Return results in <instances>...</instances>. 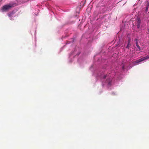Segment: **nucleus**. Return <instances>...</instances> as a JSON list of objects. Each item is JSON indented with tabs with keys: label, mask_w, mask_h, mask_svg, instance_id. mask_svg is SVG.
Wrapping results in <instances>:
<instances>
[{
	"label": "nucleus",
	"mask_w": 149,
	"mask_h": 149,
	"mask_svg": "<svg viewBox=\"0 0 149 149\" xmlns=\"http://www.w3.org/2000/svg\"><path fill=\"white\" fill-rule=\"evenodd\" d=\"M111 80H110V81H109L108 82V80H107V83L108 82V84L109 85H111Z\"/></svg>",
	"instance_id": "nucleus-8"
},
{
	"label": "nucleus",
	"mask_w": 149,
	"mask_h": 149,
	"mask_svg": "<svg viewBox=\"0 0 149 149\" xmlns=\"http://www.w3.org/2000/svg\"><path fill=\"white\" fill-rule=\"evenodd\" d=\"M137 47L138 48V50L139 51L141 50V49H140V47L139 45L138 46L137 45Z\"/></svg>",
	"instance_id": "nucleus-9"
},
{
	"label": "nucleus",
	"mask_w": 149,
	"mask_h": 149,
	"mask_svg": "<svg viewBox=\"0 0 149 149\" xmlns=\"http://www.w3.org/2000/svg\"><path fill=\"white\" fill-rule=\"evenodd\" d=\"M13 6H14L11 4L4 5L2 7L1 10L3 12H6L10 9Z\"/></svg>",
	"instance_id": "nucleus-1"
},
{
	"label": "nucleus",
	"mask_w": 149,
	"mask_h": 149,
	"mask_svg": "<svg viewBox=\"0 0 149 149\" xmlns=\"http://www.w3.org/2000/svg\"><path fill=\"white\" fill-rule=\"evenodd\" d=\"M123 69H124V67H123Z\"/></svg>",
	"instance_id": "nucleus-13"
},
{
	"label": "nucleus",
	"mask_w": 149,
	"mask_h": 149,
	"mask_svg": "<svg viewBox=\"0 0 149 149\" xmlns=\"http://www.w3.org/2000/svg\"><path fill=\"white\" fill-rule=\"evenodd\" d=\"M13 14V13H10L8 14V15L9 17H11L12 16Z\"/></svg>",
	"instance_id": "nucleus-5"
},
{
	"label": "nucleus",
	"mask_w": 149,
	"mask_h": 149,
	"mask_svg": "<svg viewBox=\"0 0 149 149\" xmlns=\"http://www.w3.org/2000/svg\"><path fill=\"white\" fill-rule=\"evenodd\" d=\"M144 57L145 59V60L146 59H147L149 58V55L147 56H145V57Z\"/></svg>",
	"instance_id": "nucleus-6"
},
{
	"label": "nucleus",
	"mask_w": 149,
	"mask_h": 149,
	"mask_svg": "<svg viewBox=\"0 0 149 149\" xmlns=\"http://www.w3.org/2000/svg\"><path fill=\"white\" fill-rule=\"evenodd\" d=\"M145 60V59L144 58V57H143L142 58H141L140 59H139L138 60H136V61H135V62L136 63H139V62H141L142 61H143Z\"/></svg>",
	"instance_id": "nucleus-3"
},
{
	"label": "nucleus",
	"mask_w": 149,
	"mask_h": 149,
	"mask_svg": "<svg viewBox=\"0 0 149 149\" xmlns=\"http://www.w3.org/2000/svg\"><path fill=\"white\" fill-rule=\"evenodd\" d=\"M147 6H149V1L148 2Z\"/></svg>",
	"instance_id": "nucleus-12"
},
{
	"label": "nucleus",
	"mask_w": 149,
	"mask_h": 149,
	"mask_svg": "<svg viewBox=\"0 0 149 149\" xmlns=\"http://www.w3.org/2000/svg\"><path fill=\"white\" fill-rule=\"evenodd\" d=\"M130 42V39H129L128 40V43L127 44V46L126 47V48H127L128 49L130 47V46L131 45Z\"/></svg>",
	"instance_id": "nucleus-4"
},
{
	"label": "nucleus",
	"mask_w": 149,
	"mask_h": 149,
	"mask_svg": "<svg viewBox=\"0 0 149 149\" xmlns=\"http://www.w3.org/2000/svg\"><path fill=\"white\" fill-rule=\"evenodd\" d=\"M149 7V6H147L146 9V11H147L148 10Z\"/></svg>",
	"instance_id": "nucleus-10"
},
{
	"label": "nucleus",
	"mask_w": 149,
	"mask_h": 149,
	"mask_svg": "<svg viewBox=\"0 0 149 149\" xmlns=\"http://www.w3.org/2000/svg\"><path fill=\"white\" fill-rule=\"evenodd\" d=\"M106 78V75H104V77L103 78H104V79H105Z\"/></svg>",
	"instance_id": "nucleus-11"
},
{
	"label": "nucleus",
	"mask_w": 149,
	"mask_h": 149,
	"mask_svg": "<svg viewBox=\"0 0 149 149\" xmlns=\"http://www.w3.org/2000/svg\"><path fill=\"white\" fill-rule=\"evenodd\" d=\"M135 41H136V46L137 45H138V42H137V39H135Z\"/></svg>",
	"instance_id": "nucleus-7"
},
{
	"label": "nucleus",
	"mask_w": 149,
	"mask_h": 149,
	"mask_svg": "<svg viewBox=\"0 0 149 149\" xmlns=\"http://www.w3.org/2000/svg\"><path fill=\"white\" fill-rule=\"evenodd\" d=\"M141 22V21L140 18L138 17L137 18L136 21V26L138 29H139L140 26Z\"/></svg>",
	"instance_id": "nucleus-2"
}]
</instances>
